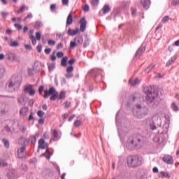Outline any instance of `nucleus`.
Returning <instances> with one entry per match:
<instances>
[{
	"instance_id": "1",
	"label": "nucleus",
	"mask_w": 179,
	"mask_h": 179,
	"mask_svg": "<svg viewBox=\"0 0 179 179\" xmlns=\"http://www.w3.org/2000/svg\"><path fill=\"white\" fill-rule=\"evenodd\" d=\"M143 143H145V139L141 136L130 137L127 141V148L130 150L141 148L143 146Z\"/></svg>"
},
{
	"instance_id": "2",
	"label": "nucleus",
	"mask_w": 179,
	"mask_h": 179,
	"mask_svg": "<svg viewBox=\"0 0 179 179\" xmlns=\"http://www.w3.org/2000/svg\"><path fill=\"white\" fill-rule=\"evenodd\" d=\"M144 93L146 94L145 100L148 103H153L157 97V89L155 86H149L144 87Z\"/></svg>"
},
{
	"instance_id": "3",
	"label": "nucleus",
	"mask_w": 179,
	"mask_h": 179,
	"mask_svg": "<svg viewBox=\"0 0 179 179\" xmlns=\"http://www.w3.org/2000/svg\"><path fill=\"white\" fill-rule=\"evenodd\" d=\"M129 167H139L143 164V159L137 155H131L127 158Z\"/></svg>"
},
{
	"instance_id": "4",
	"label": "nucleus",
	"mask_w": 179,
	"mask_h": 179,
	"mask_svg": "<svg viewBox=\"0 0 179 179\" xmlns=\"http://www.w3.org/2000/svg\"><path fill=\"white\" fill-rule=\"evenodd\" d=\"M162 116L165 118V121L161 123L158 132L159 134H167L169 128H170V115L164 113Z\"/></svg>"
},
{
	"instance_id": "5",
	"label": "nucleus",
	"mask_w": 179,
	"mask_h": 179,
	"mask_svg": "<svg viewBox=\"0 0 179 179\" xmlns=\"http://www.w3.org/2000/svg\"><path fill=\"white\" fill-rule=\"evenodd\" d=\"M50 96V100H51V101H55L58 98V93L54 87H51L49 90H44L43 99H48Z\"/></svg>"
},
{
	"instance_id": "6",
	"label": "nucleus",
	"mask_w": 179,
	"mask_h": 179,
	"mask_svg": "<svg viewBox=\"0 0 179 179\" xmlns=\"http://www.w3.org/2000/svg\"><path fill=\"white\" fill-rule=\"evenodd\" d=\"M29 38H30L33 45H36V44H37V40L38 41H40V40H41V33L36 32V37H34V35L30 34Z\"/></svg>"
},
{
	"instance_id": "7",
	"label": "nucleus",
	"mask_w": 179,
	"mask_h": 179,
	"mask_svg": "<svg viewBox=\"0 0 179 179\" xmlns=\"http://www.w3.org/2000/svg\"><path fill=\"white\" fill-rule=\"evenodd\" d=\"M24 93H29V96H34L36 94V90L33 88V85H29L24 87Z\"/></svg>"
},
{
	"instance_id": "8",
	"label": "nucleus",
	"mask_w": 179,
	"mask_h": 179,
	"mask_svg": "<svg viewBox=\"0 0 179 179\" xmlns=\"http://www.w3.org/2000/svg\"><path fill=\"white\" fill-rule=\"evenodd\" d=\"M6 57H8V59L9 61H11V62H20V60L17 58V56H16V54L13 52H8L6 54Z\"/></svg>"
},
{
	"instance_id": "9",
	"label": "nucleus",
	"mask_w": 179,
	"mask_h": 179,
	"mask_svg": "<svg viewBox=\"0 0 179 179\" xmlns=\"http://www.w3.org/2000/svg\"><path fill=\"white\" fill-rule=\"evenodd\" d=\"M80 31H85L86 30V26L87 24V21H86V19L85 17L82 18L80 20Z\"/></svg>"
},
{
	"instance_id": "10",
	"label": "nucleus",
	"mask_w": 179,
	"mask_h": 179,
	"mask_svg": "<svg viewBox=\"0 0 179 179\" xmlns=\"http://www.w3.org/2000/svg\"><path fill=\"white\" fill-rule=\"evenodd\" d=\"M163 162L166 163V164H173L174 163V159H173V157L171 155H165L163 158Z\"/></svg>"
},
{
	"instance_id": "11",
	"label": "nucleus",
	"mask_w": 179,
	"mask_h": 179,
	"mask_svg": "<svg viewBox=\"0 0 179 179\" xmlns=\"http://www.w3.org/2000/svg\"><path fill=\"white\" fill-rule=\"evenodd\" d=\"M45 148H48V143H45L44 139L41 138L38 141V148L39 149H45Z\"/></svg>"
},
{
	"instance_id": "12",
	"label": "nucleus",
	"mask_w": 179,
	"mask_h": 179,
	"mask_svg": "<svg viewBox=\"0 0 179 179\" xmlns=\"http://www.w3.org/2000/svg\"><path fill=\"white\" fill-rule=\"evenodd\" d=\"M79 33H80V31L78 28L76 29H69L67 31L68 36H76V34H79Z\"/></svg>"
},
{
	"instance_id": "13",
	"label": "nucleus",
	"mask_w": 179,
	"mask_h": 179,
	"mask_svg": "<svg viewBox=\"0 0 179 179\" xmlns=\"http://www.w3.org/2000/svg\"><path fill=\"white\" fill-rule=\"evenodd\" d=\"M24 150H26V147H24V146H22L17 150V157L20 159L23 158V156H24Z\"/></svg>"
},
{
	"instance_id": "14",
	"label": "nucleus",
	"mask_w": 179,
	"mask_h": 179,
	"mask_svg": "<svg viewBox=\"0 0 179 179\" xmlns=\"http://www.w3.org/2000/svg\"><path fill=\"white\" fill-rule=\"evenodd\" d=\"M7 177L9 179H14L16 177V171L15 169L10 170L7 173Z\"/></svg>"
},
{
	"instance_id": "15",
	"label": "nucleus",
	"mask_w": 179,
	"mask_h": 179,
	"mask_svg": "<svg viewBox=\"0 0 179 179\" xmlns=\"http://www.w3.org/2000/svg\"><path fill=\"white\" fill-rule=\"evenodd\" d=\"M156 121H157L156 117H154L150 122V129H152V131L156 129V128H157L156 127Z\"/></svg>"
},
{
	"instance_id": "16",
	"label": "nucleus",
	"mask_w": 179,
	"mask_h": 179,
	"mask_svg": "<svg viewBox=\"0 0 179 179\" xmlns=\"http://www.w3.org/2000/svg\"><path fill=\"white\" fill-rule=\"evenodd\" d=\"M51 132L52 134L54 141H59V135L58 134V130L55 129H52Z\"/></svg>"
},
{
	"instance_id": "17",
	"label": "nucleus",
	"mask_w": 179,
	"mask_h": 179,
	"mask_svg": "<svg viewBox=\"0 0 179 179\" xmlns=\"http://www.w3.org/2000/svg\"><path fill=\"white\" fill-rule=\"evenodd\" d=\"M29 113V108L24 107L20 110V114L22 117H26Z\"/></svg>"
},
{
	"instance_id": "18",
	"label": "nucleus",
	"mask_w": 179,
	"mask_h": 179,
	"mask_svg": "<svg viewBox=\"0 0 179 179\" xmlns=\"http://www.w3.org/2000/svg\"><path fill=\"white\" fill-rule=\"evenodd\" d=\"M141 5H143L145 9H149V6L150 5V0H141Z\"/></svg>"
},
{
	"instance_id": "19",
	"label": "nucleus",
	"mask_w": 179,
	"mask_h": 179,
	"mask_svg": "<svg viewBox=\"0 0 179 179\" xmlns=\"http://www.w3.org/2000/svg\"><path fill=\"white\" fill-rule=\"evenodd\" d=\"M140 80L138 78H131L129 80V83L131 85V86H136V85H138L140 83Z\"/></svg>"
},
{
	"instance_id": "20",
	"label": "nucleus",
	"mask_w": 179,
	"mask_h": 179,
	"mask_svg": "<svg viewBox=\"0 0 179 179\" xmlns=\"http://www.w3.org/2000/svg\"><path fill=\"white\" fill-rule=\"evenodd\" d=\"M73 22V18L72 17V13H70L66 19V25L70 26Z\"/></svg>"
},
{
	"instance_id": "21",
	"label": "nucleus",
	"mask_w": 179,
	"mask_h": 179,
	"mask_svg": "<svg viewBox=\"0 0 179 179\" xmlns=\"http://www.w3.org/2000/svg\"><path fill=\"white\" fill-rule=\"evenodd\" d=\"M159 177L160 178H170L171 176L169 173L165 172V171H162V172H160Z\"/></svg>"
},
{
	"instance_id": "22",
	"label": "nucleus",
	"mask_w": 179,
	"mask_h": 179,
	"mask_svg": "<svg viewBox=\"0 0 179 179\" xmlns=\"http://www.w3.org/2000/svg\"><path fill=\"white\" fill-rule=\"evenodd\" d=\"M110 10H111V8L108 5H105L102 8V11L104 15H106V13H108V12H110Z\"/></svg>"
},
{
	"instance_id": "23",
	"label": "nucleus",
	"mask_w": 179,
	"mask_h": 179,
	"mask_svg": "<svg viewBox=\"0 0 179 179\" xmlns=\"http://www.w3.org/2000/svg\"><path fill=\"white\" fill-rule=\"evenodd\" d=\"M145 51V47H141L136 53V57H141L142 55V52Z\"/></svg>"
},
{
	"instance_id": "24",
	"label": "nucleus",
	"mask_w": 179,
	"mask_h": 179,
	"mask_svg": "<svg viewBox=\"0 0 179 179\" xmlns=\"http://www.w3.org/2000/svg\"><path fill=\"white\" fill-rule=\"evenodd\" d=\"M24 10H29V7L26 5H22L17 10V13H22V12H24Z\"/></svg>"
},
{
	"instance_id": "25",
	"label": "nucleus",
	"mask_w": 179,
	"mask_h": 179,
	"mask_svg": "<svg viewBox=\"0 0 179 179\" xmlns=\"http://www.w3.org/2000/svg\"><path fill=\"white\" fill-rule=\"evenodd\" d=\"M177 59L176 57H172L166 63V66H170V65H172L174 64V62Z\"/></svg>"
},
{
	"instance_id": "26",
	"label": "nucleus",
	"mask_w": 179,
	"mask_h": 179,
	"mask_svg": "<svg viewBox=\"0 0 179 179\" xmlns=\"http://www.w3.org/2000/svg\"><path fill=\"white\" fill-rule=\"evenodd\" d=\"M155 66H156V63L151 64L150 66H148L145 69L146 73H149V72H150V71H152V69H153V68H155Z\"/></svg>"
},
{
	"instance_id": "27",
	"label": "nucleus",
	"mask_w": 179,
	"mask_h": 179,
	"mask_svg": "<svg viewBox=\"0 0 179 179\" xmlns=\"http://www.w3.org/2000/svg\"><path fill=\"white\" fill-rule=\"evenodd\" d=\"M68 62V57H64L62 59V61H61V66H66V62Z\"/></svg>"
},
{
	"instance_id": "28",
	"label": "nucleus",
	"mask_w": 179,
	"mask_h": 179,
	"mask_svg": "<svg viewBox=\"0 0 179 179\" xmlns=\"http://www.w3.org/2000/svg\"><path fill=\"white\" fill-rule=\"evenodd\" d=\"M66 93L64 91H62L59 95L58 99L59 100H64L65 97H66Z\"/></svg>"
},
{
	"instance_id": "29",
	"label": "nucleus",
	"mask_w": 179,
	"mask_h": 179,
	"mask_svg": "<svg viewBox=\"0 0 179 179\" xmlns=\"http://www.w3.org/2000/svg\"><path fill=\"white\" fill-rule=\"evenodd\" d=\"M78 45V43L76 42V38H74L73 41H71L70 42V48H75Z\"/></svg>"
},
{
	"instance_id": "30",
	"label": "nucleus",
	"mask_w": 179,
	"mask_h": 179,
	"mask_svg": "<svg viewBox=\"0 0 179 179\" xmlns=\"http://www.w3.org/2000/svg\"><path fill=\"white\" fill-rule=\"evenodd\" d=\"M10 47H19V43L16 41H13L9 43Z\"/></svg>"
},
{
	"instance_id": "31",
	"label": "nucleus",
	"mask_w": 179,
	"mask_h": 179,
	"mask_svg": "<svg viewBox=\"0 0 179 179\" xmlns=\"http://www.w3.org/2000/svg\"><path fill=\"white\" fill-rule=\"evenodd\" d=\"M171 107L173 111H178V106H177L176 102H173Z\"/></svg>"
},
{
	"instance_id": "32",
	"label": "nucleus",
	"mask_w": 179,
	"mask_h": 179,
	"mask_svg": "<svg viewBox=\"0 0 179 179\" xmlns=\"http://www.w3.org/2000/svg\"><path fill=\"white\" fill-rule=\"evenodd\" d=\"M43 26V24L40 21H37L35 22L34 27L35 29H40Z\"/></svg>"
},
{
	"instance_id": "33",
	"label": "nucleus",
	"mask_w": 179,
	"mask_h": 179,
	"mask_svg": "<svg viewBox=\"0 0 179 179\" xmlns=\"http://www.w3.org/2000/svg\"><path fill=\"white\" fill-rule=\"evenodd\" d=\"M70 107H72V103L71 101H66L64 103V108H70Z\"/></svg>"
},
{
	"instance_id": "34",
	"label": "nucleus",
	"mask_w": 179,
	"mask_h": 179,
	"mask_svg": "<svg viewBox=\"0 0 179 179\" xmlns=\"http://www.w3.org/2000/svg\"><path fill=\"white\" fill-rule=\"evenodd\" d=\"M37 115H38V117H40V118H43V117H44V115H45V113H44V111H43V110H38L37 112Z\"/></svg>"
},
{
	"instance_id": "35",
	"label": "nucleus",
	"mask_w": 179,
	"mask_h": 179,
	"mask_svg": "<svg viewBox=\"0 0 179 179\" xmlns=\"http://www.w3.org/2000/svg\"><path fill=\"white\" fill-rule=\"evenodd\" d=\"M2 142L3 143L5 148H6L7 149L9 148V141L3 138L2 140Z\"/></svg>"
},
{
	"instance_id": "36",
	"label": "nucleus",
	"mask_w": 179,
	"mask_h": 179,
	"mask_svg": "<svg viewBox=\"0 0 179 179\" xmlns=\"http://www.w3.org/2000/svg\"><path fill=\"white\" fill-rule=\"evenodd\" d=\"M8 166V163L4 160L0 159V167H6Z\"/></svg>"
},
{
	"instance_id": "37",
	"label": "nucleus",
	"mask_w": 179,
	"mask_h": 179,
	"mask_svg": "<svg viewBox=\"0 0 179 179\" xmlns=\"http://www.w3.org/2000/svg\"><path fill=\"white\" fill-rule=\"evenodd\" d=\"M92 6H97L99 5V0H90Z\"/></svg>"
},
{
	"instance_id": "38",
	"label": "nucleus",
	"mask_w": 179,
	"mask_h": 179,
	"mask_svg": "<svg viewBox=\"0 0 179 179\" xmlns=\"http://www.w3.org/2000/svg\"><path fill=\"white\" fill-rule=\"evenodd\" d=\"M66 72H67V73H71L73 72V66H68L66 69Z\"/></svg>"
},
{
	"instance_id": "39",
	"label": "nucleus",
	"mask_w": 179,
	"mask_h": 179,
	"mask_svg": "<svg viewBox=\"0 0 179 179\" xmlns=\"http://www.w3.org/2000/svg\"><path fill=\"white\" fill-rule=\"evenodd\" d=\"M169 20H170V17L165 16L162 18V23H167V22H169Z\"/></svg>"
},
{
	"instance_id": "40",
	"label": "nucleus",
	"mask_w": 179,
	"mask_h": 179,
	"mask_svg": "<svg viewBox=\"0 0 179 179\" xmlns=\"http://www.w3.org/2000/svg\"><path fill=\"white\" fill-rule=\"evenodd\" d=\"M48 44L49 45H55L56 44V42H55V41H54V40H52V39H49V40L48 41Z\"/></svg>"
},
{
	"instance_id": "41",
	"label": "nucleus",
	"mask_w": 179,
	"mask_h": 179,
	"mask_svg": "<svg viewBox=\"0 0 179 179\" xmlns=\"http://www.w3.org/2000/svg\"><path fill=\"white\" fill-rule=\"evenodd\" d=\"M82 121L81 120H76L74 122V127H80L81 125Z\"/></svg>"
},
{
	"instance_id": "42",
	"label": "nucleus",
	"mask_w": 179,
	"mask_h": 179,
	"mask_svg": "<svg viewBox=\"0 0 179 179\" xmlns=\"http://www.w3.org/2000/svg\"><path fill=\"white\" fill-rule=\"evenodd\" d=\"M50 59L51 61H56L57 57L55 56V52H54L51 55H50Z\"/></svg>"
},
{
	"instance_id": "43",
	"label": "nucleus",
	"mask_w": 179,
	"mask_h": 179,
	"mask_svg": "<svg viewBox=\"0 0 179 179\" xmlns=\"http://www.w3.org/2000/svg\"><path fill=\"white\" fill-rule=\"evenodd\" d=\"M62 3L64 6H68L69 5V0H62Z\"/></svg>"
},
{
	"instance_id": "44",
	"label": "nucleus",
	"mask_w": 179,
	"mask_h": 179,
	"mask_svg": "<svg viewBox=\"0 0 179 179\" xmlns=\"http://www.w3.org/2000/svg\"><path fill=\"white\" fill-rule=\"evenodd\" d=\"M29 141H31L32 143H36V136H31L29 138Z\"/></svg>"
},
{
	"instance_id": "45",
	"label": "nucleus",
	"mask_w": 179,
	"mask_h": 179,
	"mask_svg": "<svg viewBox=\"0 0 179 179\" xmlns=\"http://www.w3.org/2000/svg\"><path fill=\"white\" fill-rule=\"evenodd\" d=\"M33 17V14L29 13L27 16L24 19V22L27 20V19H31Z\"/></svg>"
},
{
	"instance_id": "46",
	"label": "nucleus",
	"mask_w": 179,
	"mask_h": 179,
	"mask_svg": "<svg viewBox=\"0 0 179 179\" xmlns=\"http://www.w3.org/2000/svg\"><path fill=\"white\" fill-rule=\"evenodd\" d=\"M33 115H34L33 112H31L28 118V121H31L32 120H34V116Z\"/></svg>"
},
{
	"instance_id": "47",
	"label": "nucleus",
	"mask_w": 179,
	"mask_h": 179,
	"mask_svg": "<svg viewBox=\"0 0 179 179\" xmlns=\"http://www.w3.org/2000/svg\"><path fill=\"white\" fill-rule=\"evenodd\" d=\"M57 58H62V57H64V52H58L57 53Z\"/></svg>"
},
{
	"instance_id": "48",
	"label": "nucleus",
	"mask_w": 179,
	"mask_h": 179,
	"mask_svg": "<svg viewBox=\"0 0 179 179\" xmlns=\"http://www.w3.org/2000/svg\"><path fill=\"white\" fill-rule=\"evenodd\" d=\"M43 138L44 139H50V134H48V132H45L43 134Z\"/></svg>"
},
{
	"instance_id": "49",
	"label": "nucleus",
	"mask_w": 179,
	"mask_h": 179,
	"mask_svg": "<svg viewBox=\"0 0 179 179\" xmlns=\"http://www.w3.org/2000/svg\"><path fill=\"white\" fill-rule=\"evenodd\" d=\"M43 90H44V86L41 85V87H39L38 88L39 94H43Z\"/></svg>"
},
{
	"instance_id": "50",
	"label": "nucleus",
	"mask_w": 179,
	"mask_h": 179,
	"mask_svg": "<svg viewBox=\"0 0 179 179\" xmlns=\"http://www.w3.org/2000/svg\"><path fill=\"white\" fill-rule=\"evenodd\" d=\"M24 47H25V50H32V47L31 45H29V44H25L24 45Z\"/></svg>"
},
{
	"instance_id": "51",
	"label": "nucleus",
	"mask_w": 179,
	"mask_h": 179,
	"mask_svg": "<svg viewBox=\"0 0 179 179\" xmlns=\"http://www.w3.org/2000/svg\"><path fill=\"white\" fill-rule=\"evenodd\" d=\"M55 68V64H50L48 66L49 71H53V69Z\"/></svg>"
},
{
	"instance_id": "52",
	"label": "nucleus",
	"mask_w": 179,
	"mask_h": 179,
	"mask_svg": "<svg viewBox=\"0 0 179 179\" xmlns=\"http://www.w3.org/2000/svg\"><path fill=\"white\" fill-rule=\"evenodd\" d=\"M14 26L17 30H22V25L20 24H15Z\"/></svg>"
},
{
	"instance_id": "53",
	"label": "nucleus",
	"mask_w": 179,
	"mask_h": 179,
	"mask_svg": "<svg viewBox=\"0 0 179 179\" xmlns=\"http://www.w3.org/2000/svg\"><path fill=\"white\" fill-rule=\"evenodd\" d=\"M66 79H71V78H72L73 76V74L69 73L65 75Z\"/></svg>"
},
{
	"instance_id": "54",
	"label": "nucleus",
	"mask_w": 179,
	"mask_h": 179,
	"mask_svg": "<svg viewBox=\"0 0 179 179\" xmlns=\"http://www.w3.org/2000/svg\"><path fill=\"white\" fill-rule=\"evenodd\" d=\"M76 38V43H77L78 44H82V41H81V39H80V37L77 36V37H76V38Z\"/></svg>"
},
{
	"instance_id": "55",
	"label": "nucleus",
	"mask_w": 179,
	"mask_h": 179,
	"mask_svg": "<svg viewBox=\"0 0 179 179\" xmlns=\"http://www.w3.org/2000/svg\"><path fill=\"white\" fill-rule=\"evenodd\" d=\"M68 117H69V114H68V113H64L62 115V118H63V120H66V118H68Z\"/></svg>"
},
{
	"instance_id": "56",
	"label": "nucleus",
	"mask_w": 179,
	"mask_h": 179,
	"mask_svg": "<svg viewBox=\"0 0 179 179\" xmlns=\"http://www.w3.org/2000/svg\"><path fill=\"white\" fill-rule=\"evenodd\" d=\"M36 50L38 52H41V50H43V47L41 46V45H38L36 48Z\"/></svg>"
},
{
	"instance_id": "57",
	"label": "nucleus",
	"mask_w": 179,
	"mask_h": 179,
	"mask_svg": "<svg viewBox=\"0 0 179 179\" xmlns=\"http://www.w3.org/2000/svg\"><path fill=\"white\" fill-rule=\"evenodd\" d=\"M15 83H13V82H10L9 85H8V87L9 89H12V87H15Z\"/></svg>"
},
{
	"instance_id": "58",
	"label": "nucleus",
	"mask_w": 179,
	"mask_h": 179,
	"mask_svg": "<svg viewBox=\"0 0 179 179\" xmlns=\"http://www.w3.org/2000/svg\"><path fill=\"white\" fill-rule=\"evenodd\" d=\"M73 64H75V59H71L69 61V65H73Z\"/></svg>"
},
{
	"instance_id": "59",
	"label": "nucleus",
	"mask_w": 179,
	"mask_h": 179,
	"mask_svg": "<svg viewBox=\"0 0 179 179\" xmlns=\"http://www.w3.org/2000/svg\"><path fill=\"white\" fill-rule=\"evenodd\" d=\"M83 10L85 12H89V6H87V5L84 6H83Z\"/></svg>"
},
{
	"instance_id": "60",
	"label": "nucleus",
	"mask_w": 179,
	"mask_h": 179,
	"mask_svg": "<svg viewBox=\"0 0 179 179\" xmlns=\"http://www.w3.org/2000/svg\"><path fill=\"white\" fill-rule=\"evenodd\" d=\"M63 47H64V45L62 44V43H60L57 45L56 48L57 50H59V48H62Z\"/></svg>"
},
{
	"instance_id": "61",
	"label": "nucleus",
	"mask_w": 179,
	"mask_h": 179,
	"mask_svg": "<svg viewBox=\"0 0 179 179\" xmlns=\"http://www.w3.org/2000/svg\"><path fill=\"white\" fill-rule=\"evenodd\" d=\"M131 15L135 16L136 15V8H131Z\"/></svg>"
},
{
	"instance_id": "62",
	"label": "nucleus",
	"mask_w": 179,
	"mask_h": 179,
	"mask_svg": "<svg viewBox=\"0 0 179 179\" xmlns=\"http://www.w3.org/2000/svg\"><path fill=\"white\" fill-rule=\"evenodd\" d=\"M50 52H51V48L45 49V54H50Z\"/></svg>"
},
{
	"instance_id": "63",
	"label": "nucleus",
	"mask_w": 179,
	"mask_h": 179,
	"mask_svg": "<svg viewBox=\"0 0 179 179\" xmlns=\"http://www.w3.org/2000/svg\"><path fill=\"white\" fill-rule=\"evenodd\" d=\"M1 15H2L3 17H6V16H8V13L2 12Z\"/></svg>"
},
{
	"instance_id": "64",
	"label": "nucleus",
	"mask_w": 179,
	"mask_h": 179,
	"mask_svg": "<svg viewBox=\"0 0 179 179\" xmlns=\"http://www.w3.org/2000/svg\"><path fill=\"white\" fill-rule=\"evenodd\" d=\"M141 179H148V175L143 174L141 176Z\"/></svg>"
}]
</instances>
